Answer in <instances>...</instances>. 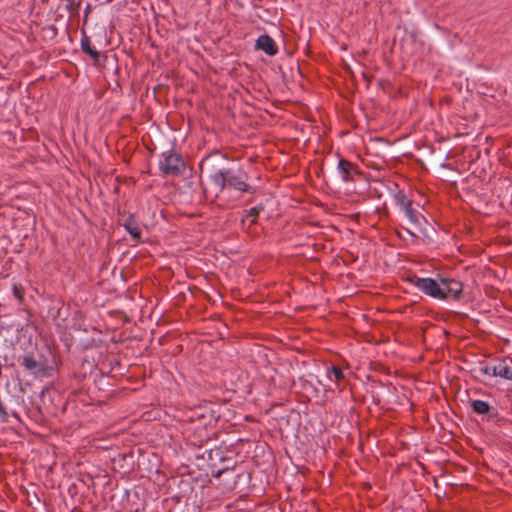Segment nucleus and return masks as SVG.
<instances>
[{"instance_id":"nucleus-1","label":"nucleus","mask_w":512,"mask_h":512,"mask_svg":"<svg viewBox=\"0 0 512 512\" xmlns=\"http://www.w3.org/2000/svg\"><path fill=\"white\" fill-rule=\"evenodd\" d=\"M414 287L418 288L425 295L438 300L452 299L458 301L463 295L462 282L438 275L437 279L422 278L413 274L406 279Z\"/></svg>"},{"instance_id":"nucleus-2","label":"nucleus","mask_w":512,"mask_h":512,"mask_svg":"<svg viewBox=\"0 0 512 512\" xmlns=\"http://www.w3.org/2000/svg\"><path fill=\"white\" fill-rule=\"evenodd\" d=\"M245 178H247L246 174L233 169H221L211 175L212 182L220 188V191L233 189L242 193H254L255 189L246 183Z\"/></svg>"},{"instance_id":"nucleus-3","label":"nucleus","mask_w":512,"mask_h":512,"mask_svg":"<svg viewBox=\"0 0 512 512\" xmlns=\"http://www.w3.org/2000/svg\"><path fill=\"white\" fill-rule=\"evenodd\" d=\"M20 364L36 378L49 377L53 370L49 360L40 353H29L24 355Z\"/></svg>"},{"instance_id":"nucleus-4","label":"nucleus","mask_w":512,"mask_h":512,"mask_svg":"<svg viewBox=\"0 0 512 512\" xmlns=\"http://www.w3.org/2000/svg\"><path fill=\"white\" fill-rule=\"evenodd\" d=\"M394 201L396 205L404 212L411 224L416 227L421 225V219H424V217L414 207L413 200L409 199L403 190H398L394 194Z\"/></svg>"},{"instance_id":"nucleus-5","label":"nucleus","mask_w":512,"mask_h":512,"mask_svg":"<svg viewBox=\"0 0 512 512\" xmlns=\"http://www.w3.org/2000/svg\"><path fill=\"white\" fill-rule=\"evenodd\" d=\"M164 160L160 162V170L165 175H180L185 170V163L181 155L176 153L163 154Z\"/></svg>"},{"instance_id":"nucleus-6","label":"nucleus","mask_w":512,"mask_h":512,"mask_svg":"<svg viewBox=\"0 0 512 512\" xmlns=\"http://www.w3.org/2000/svg\"><path fill=\"white\" fill-rule=\"evenodd\" d=\"M512 361L501 360L497 365H486L479 369L480 373L490 377H501L512 380Z\"/></svg>"},{"instance_id":"nucleus-7","label":"nucleus","mask_w":512,"mask_h":512,"mask_svg":"<svg viewBox=\"0 0 512 512\" xmlns=\"http://www.w3.org/2000/svg\"><path fill=\"white\" fill-rule=\"evenodd\" d=\"M219 415L209 406H203L195 409L192 412L191 419L196 420L203 426H213L216 424Z\"/></svg>"},{"instance_id":"nucleus-8","label":"nucleus","mask_w":512,"mask_h":512,"mask_svg":"<svg viewBox=\"0 0 512 512\" xmlns=\"http://www.w3.org/2000/svg\"><path fill=\"white\" fill-rule=\"evenodd\" d=\"M255 49L263 51L268 56H275L278 53L276 42L268 34H263L258 37L255 43Z\"/></svg>"},{"instance_id":"nucleus-9","label":"nucleus","mask_w":512,"mask_h":512,"mask_svg":"<svg viewBox=\"0 0 512 512\" xmlns=\"http://www.w3.org/2000/svg\"><path fill=\"white\" fill-rule=\"evenodd\" d=\"M471 407L475 413L485 416L488 420L498 417V410L495 407L489 405V403L486 401L473 400L471 402Z\"/></svg>"},{"instance_id":"nucleus-10","label":"nucleus","mask_w":512,"mask_h":512,"mask_svg":"<svg viewBox=\"0 0 512 512\" xmlns=\"http://www.w3.org/2000/svg\"><path fill=\"white\" fill-rule=\"evenodd\" d=\"M338 169L342 175L343 181L345 182L354 181L353 171L355 173H359V171L357 170L356 166L353 163L343 158L339 160Z\"/></svg>"},{"instance_id":"nucleus-11","label":"nucleus","mask_w":512,"mask_h":512,"mask_svg":"<svg viewBox=\"0 0 512 512\" xmlns=\"http://www.w3.org/2000/svg\"><path fill=\"white\" fill-rule=\"evenodd\" d=\"M122 225L125 227L126 231L135 241L141 240L142 232L138 227L134 215H129Z\"/></svg>"},{"instance_id":"nucleus-12","label":"nucleus","mask_w":512,"mask_h":512,"mask_svg":"<svg viewBox=\"0 0 512 512\" xmlns=\"http://www.w3.org/2000/svg\"><path fill=\"white\" fill-rule=\"evenodd\" d=\"M81 49L84 53L88 54L94 60L95 64L99 62L101 54L94 47L91 46L90 40L86 35H84V37L81 40Z\"/></svg>"},{"instance_id":"nucleus-13","label":"nucleus","mask_w":512,"mask_h":512,"mask_svg":"<svg viewBox=\"0 0 512 512\" xmlns=\"http://www.w3.org/2000/svg\"><path fill=\"white\" fill-rule=\"evenodd\" d=\"M219 458L221 461L228 462V463L225 467L218 469L217 471H215L214 469L212 470V475L215 478H219L223 473H225L229 470H233L234 465H235L234 462L230 458L223 457V456H220Z\"/></svg>"},{"instance_id":"nucleus-14","label":"nucleus","mask_w":512,"mask_h":512,"mask_svg":"<svg viewBox=\"0 0 512 512\" xmlns=\"http://www.w3.org/2000/svg\"><path fill=\"white\" fill-rule=\"evenodd\" d=\"M262 210H263V207H262V206H260V207H252V208L248 211V213H247L246 217H247V218H249V217H251V218H252V219H251V224H254V223H256V222H257V217H258V215H259L260 211H262Z\"/></svg>"},{"instance_id":"nucleus-15","label":"nucleus","mask_w":512,"mask_h":512,"mask_svg":"<svg viewBox=\"0 0 512 512\" xmlns=\"http://www.w3.org/2000/svg\"><path fill=\"white\" fill-rule=\"evenodd\" d=\"M333 375L335 380L338 381V380H341L344 378V374H343V371L341 370L340 367H337V366H332L329 370V375Z\"/></svg>"},{"instance_id":"nucleus-16","label":"nucleus","mask_w":512,"mask_h":512,"mask_svg":"<svg viewBox=\"0 0 512 512\" xmlns=\"http://www.w3.org/2000/svg\"><path fill=\"white\" fill-rule=\"evenodd\" d=\"M13 294H14L15 298H17L19 301H23L24 290L21 286L14 285L13 286Z\"/></svg>"},{"instance_id":"nucleus-17","label":"nucleus","mask_w":512,"mask_h":512,"mask_svg":"<svg viewBox=\"0 0 512 512\" xmlns=\"http://www.w3.org/2000/svg\"><path fill=\"white\" fill-rule=\"evenodd\" d=\"M0 417H1L2 421H4V422L8 421V413L6 411L5 406L1 402H0Z\"/></svg>"},{"instance_id":"nucleus-18","label":"nucleus","mask_w":512,"mask_h":512,"mask_svg":"<svg viewBox=\"0 0 512 512\" xmlns=\"http://www.w3.org/2000/svg\"><path fill=\"white\" fill-rule=\"evenodd\" d=\"M405 231H406L409 235H411V236H413V237H415V236H416V235H415L414 233H412L409 229H405Z\"/></svg>"},{"instance_id":"nucleus-19","label":"nucleus","mask_w":512,"mask_h":512,"mask_svg":"<svg viewBox=\"0 0 512 512\" xmlns=\"http://www.w3.org/2000/svg\"><path fill=\"white\" fill-rule=\"evenodd\" d=\"M212 455H213V450L211 449V450H210V453H209V458H210V459H213V456H212Z\"/></svg>"},{"instance_id":"nucleus-20","label":"nucleus","mask_w":512,"mask_h":512,"mask_svg":"<svg viewBox=\"0 0 512 512\" xmlns=\"http://www.w3.org/2000/svg\"><path fill=\"white\" fill-rule=\"evenodd\" d=\"M12 414H13L14 417L18 418V415H17L16 412H13Z\"/></svg>"},{"instance_id":"nucleus-21","label":"nucleus","mask_w":512,"mask_h":512,"mask_svg":"<svg viewBox=\"0 0 512 512\" xmlns=\"http://www.w3.org/2000/svg\"><path fill=\"white\" fill-rule=\"evenodd\" d=\"M90 7L88 6L85 13L87 14L89 12Z\"/></svg>"}]
</instances>
